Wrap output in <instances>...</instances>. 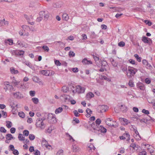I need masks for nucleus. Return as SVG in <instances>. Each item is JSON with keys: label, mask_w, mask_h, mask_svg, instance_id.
<instances>
[{"label": "nucleus", "mask_w": 155, "mask_h": 155, "mask_svg": "<svg viewBox=\"0 0 155 155\" xmlns=\"http://www.w3.org/2000/svg\"><path fill=\"white\" fill-rule=\"evenodd\" d=\"M44 120L41 118H39L36 120L35 126L37 128L40 130L44 129L46 127V124L44 122Z\"/></svg>", "instance_id": "nucleus-1"}, {"label": "nucleus", "mask_w": 155, "mask_h": 155, "mask_svg": "<svg viewBox=\"0 0 155 155\" xmlns=\"http://www.w3.org/2000/svg\"><path fill=\"white\" fill-rule=\"evenodd\" d=\"M137 71V69L132 67H129L127 73V75L128 78H130L132 76H134Z\"/></svg>", "instance_id": "nucleus-2"}, {"label": "nucleus", "mask_w": 155, "mask_h": 155, "mask_svg": "<svg viewBox=\"0 0 155 155\" xmlns=\"http://www.w3.org/2000/svg\"><path fill=\"white\" fill-rule=\"evenodd\" d=\"M40 73L41 74L46 76H52L54 74V71L47 70L40 71Z\"/></svg>", "instance_id": "nucleus-3"}, {"label": "nucleus", "mask_w": 155, "mask_h": 155, "mask_svg": "<svg viewBox=\"0 0 155 155\" xmlns=\"http://www.w3.org/2000/svg\"><path fill=\"white\" fill-rule=\"evenodd\" d=\"M4 89L6 92H10L13 89L12 86L8 82H5L4 83Z\"/></svg>", "instance_id": "nucleus-4"}, {"label": "nucleus", "mask_w": 155, "mask_h": 155, "mask_svg": "<svg viewBox=\"0 0 155 155\" xmlns=\"http://www.w3.org/2000/svg\"><path fill=\"white\" fill-rule=\"evenodd\" d=\"M47 119L48 121L51 123L54 124L56 122L55 115L52 113L48 114Z\"/></svg>", "instance_id": "nucleus-5"}, {"label": "nucleus", "mask_w": 155, "mask_h": 155, "mask_svg": "<svg viewBox=\"0 0 155 155\" xmlns=\"http://www.w3.org/2000/svg\"><path fill=\"white\" fill-rule=\"evenodd\" d=\"M107 106L105 105H101L99 106L97 108L99 110V112L103 113L106 112L108 109Z\"/></svg>", "instance_id": "nucleus-6"}, {"label": "nucleus", "mask_w": 155, "mask_h": 155, "mask_svg": "<svg viewBox=\"0 0 155 155\" xmlns=\"http://www.w3.org/2000/svg\"><path fill=\"white\" fill-rule=\"evenodd\" d=\"M106 124L110 126H112L114 127H117L116 125H115L114 124V121L112 120V119L110 118H107L105 120Z\"/></svg>", "instance_id": "nucleus-7"}, {"label": "nucleus", "mask_w": 155, "mask_h": 155, "mask_svg": "<svg viewBox=\"0 0 155 155\" xmlns=\"http://www.w3.org/2000/svg\"><path fill=\"white\" fill-rule=\"evenodd\" d=\"M85 88L79 85L76 87V91L78 93H82L84 92Z\"/></svg>", "instance_id": "nucleus-8"}, {"label": "nucleus", "mask_w": 155, "mask_h": 155, "mask_svg": "<svg viewBox=\"0 0 155 155\" xmlns=\"http://www.w3.org/2000/svg\"><path fill=\"white\" fill-rule=\"evenodd\" d=\"M39 15L41 16H44L45 19H47L49 16V13L47 11H42L40 12L39 13Z\"/></svg>", "instance_id": "nucleus-9"}, {"label": "nucleus", "mask_w": 155, "mask_h": 155, "mask_svg": "<svg viewBox=\"0 0 155 155\" xmlns=\"http://www.w3.org/2000/svg\"><path fill=\"white\" fill-rule=\"evenodd\" d=\"M144 146H145V148L149 152L151 153H153L154 150V148L151 145H149L148 144H144Z\"/></svg>", "instance_id": "nucleus-10"}, {"label": "nucleus", "mask_w": 155, "mask_h": 155, "mask_svg": "<svg viewBox=\"0 0 155 155\" xmlns=\"http://www.w3.org/2000/svg\"><path fill=\"white\" fill-rule=\"evenodd\" d=\"M119 120L121 123L122 124L124 125H127L130 123V121L125 118H120Z\"/></svg>", "instance_id": "nucleus-11"}, {"label": "nucleus", "mask_w": 155, "mask_h": 155, "mask_svg": "<svg viewBox=\"0 0 155 155\" xmlns=\"http://www.w3.org/2000/svg\"><path fill=\"white\" fill-rule=\"evenodd\" d=\"M107 62L105 61H103L101 63V68L99 69V71L100 72H103L104 71H106V69L105 68L106 65L107 64Z\"/></svg>", "instance_id": "nucleus-12"}, {"label": "nucleus", "mask_w": 155, "mask_h": 155, "mask_svg": "<svg viewBox=\"0 0 155 155\" xmlns=\"http://www.w3.org/2000/svg\"><path fill=\"white\" fill-rule=\"evenodd\" d=\"M17 45L19 47L26 48L28 47V45L24 41H18L17 42Z\"/></svg>", "instance_id": "nucleus-13"}, {"label": "nucleus", "mask_w": 155, "mask_h": 155, "mask_svg": "<svg viewBox=\"0 0 155 155\" xmlns=\"http://www.w3.org/2000/svg\"><path fill=\"white\" fill-rule=\"evenodd\" d=\"M13 95L15 97L18 99L23 97L22 94L18 92L13 93Z\"/></svg>", "instance_id": "nucleus-14"}, {"label": "nucleus", "mask_w": 155, "mask_h": 155, "mask_svg": "<svg viewBox=\"0 0 155 155\" xmlns=\"http://www.w3.org/2000/svg\"><path fill=\"white\" fill-rule=\"evenodd\" d=\"M139 148V146L137 145H136L134 143H132L131 144L130 146V149L132 150L133 152L134 150H137Z\"/></svg>", "instance_id": "nucleus-15"}, {"label": "nucleus", "mask_w": 155, "mask_h": 155, "mask_svg": "<svg viewBox=\"0 0 155 155\" xmlns=\"http://www.w3.org/2000/svg\"><path fill=\"white\" fill-rule=\"evenodd\" d=\"M130 135L127 133L124 134L123 135L120 137V139H127V140L129 139Z\"/></svg>", "instance_id": "nucleus-16"}, {"label": "nucleus", "mask_w": 155, "mask_h": 155, "mask_svg": "<svg viewBox=\"0 0 155 155\" xmlns=\"http://www.w3.org/2000/svg\"><path fill=\"white\" fill-rule=\"evenodd\" d=\"M21 28L25 32H28V31L30 30L29 27L26 25H23L21 26Z\"/></svg>", "instance_id": "nucleus-17"}, {"label": "nucleus", "mask_w": 155, "mask_h": 155, "mask_svg": "<svg viewBox=\"0 0 155 155\" xmlns=\"http://www.w3.org/2000/svg\"><path fill=\"white\" fill-rule=\"evenodd\" d=\"M14 51L15 54L16 55H23L24 53V52L22 50H15Z\"/></svg>", "instance_id": "nucleus-18"}, {"label": "nucleus", "mask_w": 155, "mask_h": 155, "mask_svg": "<svg viewBox=\"0 0 155 155\" xmlns=\"http://www.w3.org/2000/svg\"><path fill=\"white\" fill-rule=\"evenodd\" d=\"M8 22L5 21L4 19L1 20L0 21V26H3L5 25H8Z\"/></svg>", "instance_id": "nucleus-19"}, {"label": "nucleus", "mask_w": 155, "mask_h": 155, "mask_svg": "<svg viewBox=\"0 0 155 155\" xmlns=\"http://www.w3.org/2000/svg\"><path fill=\"white\" fill-rule=\"evenodd\" d=\"M94 94L90 92L87 94L86 97L88 100H89L91 98L94 97Z\"/></svg>", "instance_id": "nucleus-20"}, {"label": "nucleus", "mask_w": 155, "mask_h": 155, "mask_svg": "<svg viewBox=\"0 0 155 155\" xmlns=\"http://www.w3.org/2000/svg\"><path fill=\"white\" fill-rule=\"evenodd\" d=\"M87 114L86 115L87 117H90L91 114L92 113L91 110L89 108H87L86 110Z\"/></svg>", "instance_id": "nucleus-21"}, {"label": "nucleus", "mask_w": 155, "mask_h": 155, "mask_svg": "<svg viewBox=\"0 0 155 155\" xmlns=\"http://www.w3.org/2000/svg\"><path fill=\"white\" fill-rule=\"evenodd\" d=\"M4 42L6 45L8 44L10 45H12L13 44V40L11 39L5 40Z\"/></svg>", "instance_id": "nucleus-22"}, {"label": "nucleus", "mask_w": 155, "mask_h": 155, "mask_svg": "<svg viewBox=\"0 0 155 155\" xmlns=\"http://www.w3.org/2000/svg\"><path fill=\"white\" fill-rule=\"evenodd\" d=\"M82 62L84 64H92V62L91 61L88 60L86 58H84L83 60L82 61Z\"/></svg>", "instance_id": "nucleus-23"}, {"label": "nucleus", "mask_w": 155, "mask_h": 155, "mask_svg": "<svg viewBox=\"0 0 155 155\" xmlns=\"http://www.w3.org/2000/svg\"><path fill=\"white\" fill-rule=\"evenodd\" d=\"M10 71L12 74H16L18 73V71L15 70V68L13 67H12L10 68Z\"/></svg>", "instance_id": "nucleus-24"}, {"label": "nucleus", "mask_w": 155, "mask_h": 155, "mask_svg": "<svg viewBox=\"0 0 155 155\" xmlns=\"http://www.w3.org/2000/svg\"><path fill=\"white\" fill-rule=\"evenodd\" d=\"M64 97L65 102L69 101L71 99V97L68 95H64Z\"/></svg>", "instance_id": "nucleus-25"}, {"label": "nucleus", "mask_w": 155, "mask_h": 155, "mask_svg": "<svg viewBox=\"0 0 155 155\" xmlns=\"http://www.w3.org/2000/svg\"><path fill=\"white\" fill-rule=\"evenodd\" d=\"M62 18L63 20L65 21H67L69 19V16L68 15L65 13H64L63 14Z\"/></svg>", "instance_id": "nucleus-26"}, {"label": "nucleus", "mask_w": 155, "mask_h": 155, "mask_svg": "<svg viewBox=\"0 0 155 155\" xmlns=\"http://www.w3.org/2000/svg\"><path fill=\"white\" fill-rule=\"evenodd\" d=\"M63 110V108L62 107H59L55 110V113L56 114H57L61 112Z\"/></svg>", "instance_id": "nucleus-27"}, {"label": "nucleus", "mask_w": 155, "mask_h": 155, "mask_svg": "<svg viewBox=\"0 0 155 155\" xmlns=\"http://www.w3.org/2000/svg\"><path fill=\"white\" fill-rule=\"evenodd\" d=\"M19 33L21 36L26 35L28 36L29 35V33L28 32H25L23 30H22V31H20Z\"/></svg>", "instance_id": "nucleus-28"}, {"label": "nucleus", "mask_w": 155, "mask_h": 155, "mask_svg": "<svg viewBox=\"0 0 155 155\" xmlns=\"http://www.w3.org/2000/svg\"><path fill=\"white\" fill-rule=\"evenodd\" d=\"M99 130H100L101 132L104 133H106L107 130V129L101 126H100Z\"/></svg>", "instance_id": "nucleus-29"}, {"label": "nucleus", "mask_w": 155, "mask_h": 155, "mask_svg": "<svg viewBox=\"0 0 155 155\" xmlns=\"http://www.w3.org/2000/svg\"><path fill=\"white\" fill-rule=\"evenodd\" d=\"M73 149L74 151V152H77L80 150V148L78 146L75 145H73Z\"/></svg>", "instance_id": "nucleus-30"}, {"label": "nucleus", "mask_w": 155, "mask_h": 155, "mask_svg": "<svg viewBox=\"0 0 155 155\" xmlns=\"http://www.w3.org/2000/svg\"><path fill=\"white\" fill-rule=\"evenodd\" d=\"M135 134H134V137L136 138L137 140H140V138L139 134L137 130H135Z\"/></svg>", "instance_id": "nucleus-31"}, {"label": "nucleus", "mask_w": 155, "mask_h": 155, "mask_svg": "<svg viewBox=\"0 0 155 155\" xmlns=\"http://www.w3.org/2000/svg\"><path fill=\"white\" fill-rule=\"evenodd\" d=\"M13 80H12V82L13 84H14L15 86H16L19 84L20 83L19 81L16 80L14 77L13 78Z\"/></svg>", "instance_id": "nucleus-32"}, {"label": "nucleus", "mask_w": 155, "mask_h": 155, "mask_svg": "<svg viewBox=\"0 0 155 155\" xmlns=\"http://www.w3.org/2000/svg\"><path fill=\"white\" fill-rule=\"evenodd\" d=\"M137 87L142 90H144L145 89V87L141 83H139L137 85Z\"/></svg>", "instance_id": "nucleus-33"}, {"label": "nucleus", "mask_w": 155, "mask_h": 155, "mask_svg": "<svg viewBox=\"0 0 155 155\" xmlns=\"http://www.w3.org/2000/svg\"><path fill=\"white\" fill-rule=\"evenodd\" d=\"M13 137L12 135L10 134H8L6 135V138L8 140H11L13 139Z\"/></svg>", "instance_id": "nucleus-34"}, {"label": "nucleus", "mask_w": 155, "mask_h": 155, "mask_svg": "<svg viewBox=\"0 0 155 155\" xmlns=\"http://www.w3.org/2000/svg\"><path fill=\"white\" fill-rule=\"evenodd\" d=\"M142 41L145 43H148V38L146 37H143L142 38Z\"/></svg>", "instance_id": "nucleus-35"}, {"label": "nucleus", "mask_w": 155, "mask_h": 155, "mask_svg": "<svg viewBox=\"0 0 155 155\" xmlns=\"http://www.w3.org/2000/svg\"><path fill=\"white\" fill-rule=\"evenodd\" d=\"M99 78L101 79H104L107 81H109L110 79L107 78L106 76H103L102 75H100Z\"/></svg>", "instance_id": "nucleus-36"}, {"label": "nucleus", "mask_w": 155, "mask_h": 155, "mask_svg": "<svg viewBox=\"0 0 155 155\" xmlns=\"http://www.w3.org/2000/svg\"><path fill=\"white\" fill-rule=\"evenodd\" d=\"M32 79L34 82L36 83H38L40 80L39 78L38 77L36 76L33 77Z\"/></svg>", "instance_id": "nucleus-37"}, {"label": "nucleus", "mask_w": 155, "mask_h": 155, "mask_svg": "<svg viewBox=\"0 0 155 155\" xmlns=\"http://www.w3.org/2000/svg\"><path fill=\"white\" fill-rule=\"evenodd\" d=\"M120 110L123 112H125L126 110V107L124 105H121L120 106Z\"/></svg>", "instance_id": "nucleus-38"}, {"label": "nucleus", "mask_w": 155, "mask_h": 155, "mask_svg": "<svg viewBox=\"0 0 155 155\" xmlns=\"http://www.w3.org/2000/svg\"><path fill=\"white\" fill-rule=\"evenodd\" d=\"M134 56L138 62L141 61V58L137 54H135Z\"/></svg>", "instance_id": "nucleus-39"}, {"label": "nucleus", "mask_w": 155, "mask_h": 155, "mask_svg": "<svg viewBox=\"0 0 155 155\" xmlns=\"http://www.w3.org/2000/svg\"><path fill=\"white\" fill-rule=\"evenodd\" d=\"M6 126L8 128H10L11 127L12 125V122L9 121H7L6 122Z\"/></svg>", "instance_id": "nucleus-40"}, {"label": "nucleus", "mask_w": 155, "mask_h": 155, "mask_svg": "<svg viewBox=\"0 0 155 155\" xmlns=\"http://www.w3.org/2000/svg\"><path fill=\"white\" fill-rule=\"evenodd\" d=\"M18 138L20 140L23 141L25 140V138L22 134H20L18 136Z\"/></svg>", "instance_id": "nucleus-41"}, {"label": "nucleus", "mask_w": 155, "mask_h": 155, "mask_svg": "<svg viewBox=\"0 0 155 155\" xmlns=\"http://www.w3.org/2000/svg\"><path fill=\"white\" fill-rule=\"evenodd\" d=\"M32 101L34 104H37L38 102V98L34 97L32 99Z\"/></svg>", "instance_id": "nucleus-42"}, {"label": "nucleus", "mask_w": 155, "mask_h": 155, "mask_svg": "<svg viewBox=\"0 0 155 155\" xmlns=\"http://www.w3.org/2000/svg\"><path fill=\"white\" fill-rule=\"evenodd\" d=\"M18 115L20 117L22 118H24L25 117V114L23 112H19Z\"/></svg>", "instance_id": "nucleus-43"}, {"label": "nucleus", "mask_w": 155, "mask_h": 155, "mask_svg": "<svg viewBox=\"0 0 155 155\" xmlns=\"http://www.w3.org/2000/svg\"><path fill=\"white\" fill-rule=\"evenodd\" d=\"M42 49L44 50L45 51L48 52L49 51V48L46 45H44L42 47Z\"/></svg>", "instance_id": "nucleus-44"}, {"label": "nucleus", "mask_w": 155, "mask_h": 155, "mask_svg": "<svg viewBox=\"0 0 155 155\" xmlns=\"http://www.w3.org/2000/svg\"><path fill=\"white\" fill-rule=\"evenodd\" d=\"M111 61V63L112 65L114 67H117V63L114 61L113 59H112Z\"/></svg>", "instance_id": "nucleus-45"}, {"label": "nucleus", "mask_w": 155, "mask_h": 155, "mask_svg": "<svg viewBox=\"0 0 155 155\" xmlns=\"http://www.w3.org/2000/svg\"><path fill=\"white\" fill-rule=\"evenodd\" d=\"M144 22L146 24V25H148V26H151L152 25V23L149 20H145Z\"/></svg>", "instance_id": "nucleus-46"}, {"label": "nucleus", "mask_w": 155, "mask_h": 155, "mask_svg": "<svg viewBox=\"0 0 155 155\" xmlns=\"http://www.w3.org/2000/svg\"><path fill=\"white\" fill-rule=\"evenodd\" d=\"M87 147L88 148H90V150H89L91 151L93 150H95V147H94V146L92 144H90L89 146H88Z\"/></svg>", "instance_id": "nucleus-47"}, {"label": "nucleus", "mask_w": 155, "mask_h": 155, "mask_svg": "<svg viewBox=\"0 0 155 155\" xmlns=\"http://www.w3.org/2000/svg\"><path fill=\"white\" fill-rule=\"evenodd\" d=\"M29 138L30 140H33L35 138V136L33 134H30L29 135Z\"/></svg>", "instance_id": "nucleus-48"}, {"label": "nucleus", "mask_w": 155, "mask_h": 155, "mask_svg": "<svg viewBox=\"0 0 155 155\" xmlns=\"http://www.w3.org/2000/svg\"><path fill=\"white\" fill-rule=\"evenodd\" d=\"M23 134L24 135L26 136H28L29 134V132L28 130H25L23 132Z\"/></svg>", "instance_id": "nucleus-49"}, {"label": "nucleus", "mask_w": 155, "mask_h": 155, "mask_svg": "<svg viewBox=\"0 0 155 155\" xmlns=\"http://www.w3.org/2000/svg\"><path fill=\"white\" fill-rule=\"evenodd\" d=\"M118 45L120 47H123L125 46V43L124 42L122 41L118 43Z\"/></svg>", "instance_id": "nucleus-50"}, {"label": "nucleus", "mask_w": 155, "mask_h": 155, "mask_svg": "<svg viewBox=\"0 0 155 155\" xmlns=\"http://www.w3.org/2000/svg\"><path fill=\"white\" fill-rule=\"evenodd\" d=\"M35 91H31L29 92L30 95L32 97L34 96L35 94Z\"/></svg>", "instance_id": "nucleus-51"}, {"label": "nucleus", "mask_w": 155, "mask_h": 155, "mask_svg": "<svg viewBox=\"0 0 155 155\" xmlns=\"http://www.w3.org/2000/svg\"><path fill=\"white\" fill-rule=\"evenodd\" d=\"M54 63L57 66H60L61 64L60 61L57 60H54Z\"/></svg>", "instance_id": "nucleus-52"}, {"label": "nucleus", "mask_w": 155, "mask_h": 155, "mask_svg": "<svg viewBox=\"0 0 155 155\" xmlns=\"http://www.w3.org/2000/svg\"><path fill=\"white\" fill-rule=\"evenodd\" d=\"M101 120L100 119H97V120H96L95 121V123H96V124H97V125H99L101 122Z\"/></svg>", "instance_id": "nucleus-53"}, {"label": "nucleus", "mask_w": 155, "mask_h": 155, "mask_svg": "<svg viewBox=\"0 0 155 155\" xmlns=\"http://www.w3.org/2000/svg\"><path fill=\"white\" fill-rule=\"evenodd\" d=\"M129 85L131 87H134V83L133 82V81H129V83H128Z\"/></svg>", "instance_id": "nucleus-54"}, {"label": "nucleus", "mask_w": 155, "mask_h": 155, "mask_svg": "<svg viewBox=\"0 0 155 155\" xmlns=\"http://www.w3.org/2000/svg\"><path fill=\"white\" fill-rule=\"evenodd\" d=\"M142 111V113L146 114H149V111L148 110H146L145 109H143Z\"/></svg>", "instance_id": "nucleus-55"}, {"label": "nucleus", "mask_w": 155, "mask_h": 155, "mask_svg": "<svg viewBox=\"0 0 155 155\" xmlns=\"http://www.w3.org/2000/svg\"><path fill=\"white\" fill-rule=\"evenodd\" d=\"M55 43L57 45H61L63 44V43L60 41H57Z\"/></svg>", "instance_id": "nucleus-56"}, {"label": "nucleus", "mask_w": 155, "mask_h": 155, "mask_svg": "<svg viewBox=\"0 0 155 155\" xmlns=\"http://www.w3.org/2000/svg\"><path fill=\"white\" fill-rule=\"evenodd\" d=\"M63 150H59L57 153V155H63Z\"/></svg>", "instance_id": "nucleus-57"}, {"label": "nucleus", "mask_w": 155, "mask_h": 155, "mask_svg": "<svg viewBox=\"0 0 155 155\" xmlns=\"http://www.w3.org/2000/svg\"><path fill=\"white\" fill-rule=\"evenodd\" d=\"M13 153L15 155H18L19 154L18 151L17 150L15 149L13 151Z\"/></svg>", "instance_id": "nucleus-58"}, {"label": "nucleus", "mask_w": 155, "mask_h": 155, "mask_svg": "<svg viewBox=\"0 0 155 155\" xmlns=\"http://www.w3.org/2000/svg\"><path fill=\"white\" fill-rule=\"evenodd\" d=\"M69 55L70 56L74 57L75 56V54L73 51H70L69 52Z\"/></svg>", "instance_id": "nucleus-59"}, {"label": "nucleus", "mask_w": 155, "mask_h": 155, "mask_svg": "<svg viewBox=\"0 0 155 155\" xmlns=\"http://www.w3.org/2000/svg\"><path fill=\"white\" fill-rule=\"evenodd\" d=\"M67 137L69 138V139L70 140H72L73 141H74V140L73 139V138L69 134H67Z\"/></svg>", "instance_id": "nucleus-60"}, {"label": "nucleus", "mask_w": 155, "mask_h": 155, "mask_svg": "<svg viewBox=\"0 0 155 155\" xmlns=\"http://www.w3.org/2000/svg\"><path fill=\"white\" fill-rule=\"evenodd\" d=\"M152 67L151 66V65L148 63L147 65H146V68L148 69L151 70L152 68Z\"/></svg>", "instance_id": "nucleus-61"}, {"label": "nucleus", "mask_w": 155, "mask_h": 155, "mask_svg": "<svg viewBox=\"0 0 155 155\" xmlns=\"http://www.w3.org/2000/svg\"><path fill=\"white\" fill-rule=\"evenodd\" d=\"M0 131L1 132L5 133L6 132V130L4 127H1L0 128Z\"/></svg>", "instance_id": "nucleus-62"}, {"label": "nucleus", "mask_w": 155, "mask_h": 155, "mask_svg": "<svg viewBox=\"0 0 155 155\" xmlns=\"http://www.w3.org/2000/svg\"><path fill=\"white\" fill-rule=\"evenodd\" d=\"M129 61L130 63L132 64H135V61L132 59H129Z\"/></svg>", "instance_id": "nucleus-63"}, {"label": "nucleus", "mask_w": 155, "mask_h": 155, "mask_svg": "<svg viewBox=\"0 0 155 155\" xmlns=\"http://www.w3.org/2000/svg\"><path fill=\"white\" fill-rule=\"evenodd\" d=\"M146 152L145 151H143L139 153V155H145Z\"/></svg>", "instance_id": "nucleus-64"}]
</instances>
